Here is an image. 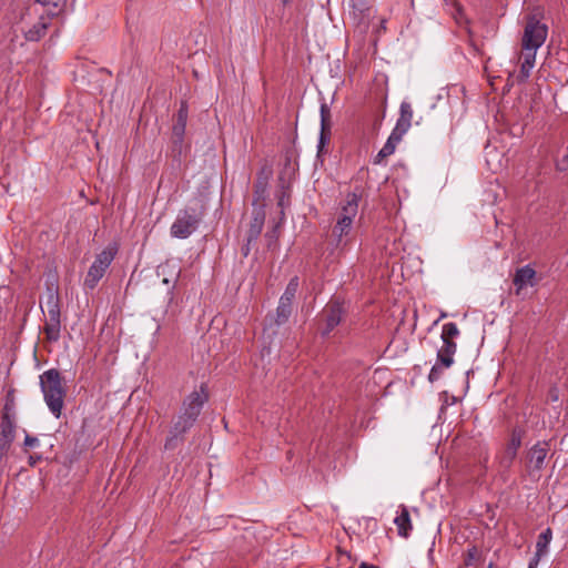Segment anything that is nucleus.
I'll use <instances>...</instances> for the list:
<instances>
[{"label":"nucleus","mask_w":568,"mask_h":568,"mask_svg":"<svg viewBox=\"0 0 568 568\" xmlns=\"http://www.w3.org/2000/svg\"><path fill=\"white\" fill-rule=\"evenodd\" d=\"M454 356L455 355L453 354L444 353L443 351L439 349L437 351L436 362L430 368V372L427 377L429 383L433 384L442 378L444 372L450 368L455 363Z\"/></svg>","instance_id":"13"},{"label":"nucleus","mask_w":568,"mask_h":568,"mask_svg":"<svg viewBox=\"0 0 568 568\" xmlns=\"http://www.w3.org/2000/svg\"><path fill=\"white\" fill-rule=\"evenodd\" d=\"M322 314L325 321V327L322 331V335L326 336L342 322L345 310L341 302L331 301L324 307Z\"/></svg>","instance_id":"11"},{"label":"nucleus","mask_w":568,"mask_h":568,"mask_svg":"<svg viewBox=\"0 0 568 568\" xmlns=\"http://www.w3.org/2000/svg\"><path fill=\"white\" fill-rule=\"evenodd\" d=\"M207 399L209 394L206 392V385L201 384L200 390H193L183 399L180 413H182L184 416L191 417L196 422Z\"/></svg>","instance_id":"6"},{"label":"nucleus","mask_w":568,"mask_h":568,"mask_svg":"<svg viewBox=\"0 0 568 568\" xmlns=\"http://www.w3.org/2000/svg\"><path fill=\"white\" fill-rule=\"evenodd\" d=\"M293 311V304L278 301V305L276 307L275 314L268 316V326L272 327L284 325L291 317Z\"/></svg>","instance_id":"20"},{"label":"nucleus","mask_w":568,"mask_h":568,"mask_svg":"<svg viewBox=\"0 0 568 568\" xmlns=\"http://www.w3.org/2000/svg\"><path fill=\"white\" fill-rule=\"evenodd\" d=\"M353 9L363 13L368 9L369 0H349Z\"/></svg>","instance_id":"33"},{"label":"nucleus","mask_w":568,"mask_h":568,"mask_svg":"<svg viewBox=\"0 0 568 568\" xmlns=\"http://www.w3.org/2000/svg\"><path fill=\"white\" fill-rule=\"evenodd\" d=\"M281 1H282L283 6H287L292 2V0H281Z\"/></svg>","instance_id":"39"},{"label":"nucleus","mask_w":568,"mask_h":568,"mask_svg":"<svg viewBox=\"0 0 568 568\" xmlns=\"http://www.w3.org/2000/svg\"><path fill=\"white\" fill-rule=\"evenodd\" d=\"M540 558H541V556H538V555L535 554L534 557L530 559V561L528 564V568H537Z\"/></svg>","instance_id":"35"},{"label":"nucleus","mask_w":568,"mask_h":568,"mask_svg":"<svg viewBox=\"0 0 568 568\" xmlns=\"http://www.w3.org/2000/svg\"><path fill=\"white\" fill-rule=\"evenodd\" d=\"M413 120V108L407 101H403L399 106V116L393 131L404 135L410 128Z\"/></svg>","instance_id":"19"},{"label":"nucleus","mask_w":568,"mask_h":568,"mask_svg":"<svg viewBox=\"0 0 568 568\" xmlns=\"http://www.w3.org/2000/svg\"><path fill=\"white\" fill-rule=\"evenodd\" d=\"M40 388L43 399L51 414L59 418L64 407L67 387L61 373L57 368H50L40 375Z\"/></svg>","instance_id":"1"},{"label":"nucleus","mask_w":568,"mask_h":568,"mask_svg":"<svg viewBox=\"0 0 568 568\" xmlns=\"http://www.w3.org/2000/svg\"><path fill=\"white\" fill-rule=\"evenodd\" d=\"M298 277H292L288 284L286 285L284 293L280 297V301L293 304V301L295 300L298 290Z\"/></svg>","instance_id":"26"},{"label":"nucleus","mask_w":568,"mask_h":568,"mask_svg":"<svg viewBox=\"0 0 568 568\" xmlns=\"http://www.w3.org/2000/svg\"><path fill=\"white\" fill-rule=\"evenodd\" d=\"M516 295H520L521 291L528 286L536 284V271L530 265H525L516 270L513 278Z\"/></svg>","instance_id":"15"},{"label":"nucleus","mask_w":568,"mask_h":568,"mask_svg":"<svg viewBox=\"0 0 568 568\" xmlns=\"http://www.w3.org/2000/svg\"><path fill=\"white\" fill-rule=\"evenodd\" d=\"M44 7L49 8L51 14H57L60 7L64 3V0H38Z\"/></svg>","instance_id":"27"},{"label":"nucleus","mask_w":568,"mask_h":568,"mask_svg":"<svg viewBox=\"0 0 568 568\" xmlns=\"http://www.w3.org/2000/svg\"><path fill=\"white\" fill-rule=\"evenodd\" d=\"M551 538H552V531L550 528H547L546 530H544L539 536H538V539H537V542H536V555L538 556H544L546 552H547V549H548V546L551 541Z\"/></svg>","instance_id":"25"},{"label":"nucleus","mask_w":568,"mask_h":568,"mask_svg":"<svg viewBox=\"0 0 568 568\" xmlns=\"http://www.w3.org/2000/svg\"><path fill=\"white\" fill-rule=\"evenodd\" d=\"M395 525L397 526L398 535L402 537H408L409 532L412 530V521L410 516L407 507L402 506L400 513L394 520Z\"/></svg>","instance_id":"23"},{"label":"nucleus","mask_w":568,"mask_h":568,"mask_svg":"<svg viewBox=\"0 0 568 568\" xmlns=\"http://www.w3.org/2000/svg\"><path fill=\"white\" fill-rule=\"evenodd\" d=\"M251 244H252V243H248V237H247V239H246V244H245V245H243V247H242V254H243V256H245V257H246V256H248L250 251H251Z\"/></svg>","instance_id":"36"},{"label":"nucleus","mask_w":568,"mask_h":568,"mask_svg":"<svg viewBox=\"0 0 568 568\" xmlns=\"http://www.w3.org/2000/svg\"><path fill=\"white\" fill-rule=\"evenodd\" d=\"M403 136L404 135H402L395 131H392L386 143L383 145V148L377 153V155L375 158V163H381L383 159L392 155L395 152L397 144L402 141Z\"/></svg>","instance_id":"22"},{"label":"nucleus","mask_w":568,"mask_h":568,"mask_svg":"<svg viewBox=\"0 0 568 568\" xmlns=\"http://www.w3.org/2000/svg\"><path fill=\"white\" fill-rule=\"evenodd\" d=\"M202 214L195 209L187 207L180 210L175 221L172 223L170 233L175 239H187L199 227Z\"/></svg>","instance_id":"3"},{"label":"nucleus","mask_w":568,"mask_h":568,"mask_svg":"<svg viewBox=\"0 0 568 568\" xmlns=\"http://www.w3.org/2000/svg\"><path fill=\"white\" fill-rule=\"evenodd\" d=\"M532 68H534V65H531V64L527 65L526 63L521 62L520 71L518 74V80L520 82H525L530 77V72H531Z\"/></svg>","instance_id":"32"},{"label":"nucleus","mask_w":568,"mask_h":568,"mask_svg":"<svg viewBox=\"0 0 568 568\" xmlns=\"http://www.w3.org/2000/svg\"><path fill=\"white\" fill-rule=\"evenodd\" d=\"M186 122H187V105L185 102H182L181 106L175 115V121H174L173 129H172L173 152L176 153L178 155H181V153H182Z\"/></svg>","instance_id":"9"},{"label":"nucleus","mask_w":568,"mask_h":568,"mask_svg":"<svg viewBox=\"0 0 568 568\" xmlns=\"http://www.w3.org/2000/svg\"><path fill=\"white\" fill-rule=\"evenodd\" d=\"M1 417H7L9 420H14V402L13 398L8 396L6 404L3 406V412Z\"/></svg>","instance_id":"29"},{"label":"nucleus","mask_w":568,"mask_h":568,"mask_svg":"<svg viewBox=\"0 0 568 568\" xmlns=\"http://www.w3.org/2000/svg\"><path fill=\"white\" fill-rule=\"evenodd\" d=\"M525 432L520 427L513 428L510 438L505 447V450L500 457V466L504 469H509L517 457V453L521 446Z\"/></svg>","instance_id":"10"},{"label":"nucleus","mask_w":568,"mask_h":568,"mask_svg":"<svg viewBox=\"0 0 568 568\" xmlns=\"http://www.w3.org/2000/svg\"><path fill=\"white\" fill-rule=\"evenodd\" d=\"M361 196V193L356 191L347 193L345 196V201L341 204L338 216L347 221L354 222V219L358 213Z\"/></svg>","instance_id":"17"},{"label":"nucleus","mask_w":568,"mask_h":568,"mask_svg":"<svg viewBox=\"0 0 568 568\" xmlns=\"http://www.w3.org/2000/svg\"><path fill=\"white\" fill-rule=\"evenodd\" d=\"M353 229V222L342 217H337L336 224L333 227L332 236L336 248L343 251L347 246L348 236Z\"/></svg>","instance_id":"14"},{"label":"nucleus","mask_w":568,"mask_h":568,"mask_svg":"<svg viewBox=\"0 0 568 568\" xmlns=\"http://www.w3.org/2000/svg\"><path fill=\"white\" fill-rule=\"evenodd\" d=\"M479 558V551L476 547H471L467 550V555L465 558V565L471 566Z\"/></svg>","instance_id":"31"},{"label":"nucleus","mask_w":568,"mask_h":568,"mask_svg":"<svg viewBox=\"0 0 568 568\" xmlns=\"http://www.w3.org/2000/svg\"><path fill=\"white\" fill-rule=\"evenodd\" d=\"M265 221V212L263 209H258L253 213V217L250 223L247 231L248 243H255L263 230Z\"/></svg>","instance_id":"21"},{"label":"nucleus","mask_w":568,"mask_h":568,"mask_svg":"<svg viewBox=\"0 0 568 568\" xmlns=\"http://www.w3.org/2000/svg\"><path fill=\"white\" fill-rule=\"evenodd\" d=\"M332 136V122L331 110L326 103L321 105V132L317 144V155L321 156L325 153L326 145L329 143Z\"/></svg>","instance_id":"12"},{"label":"nucleus","mask_w":568,"mask_h":568,"mask_svg":"<svg viewBox=\"0 0 568 568\" xmlns=\"http://www.w3.org/2000/svg\"><path fill=\"white\" fill-rule=\"evenodd\" d=\"M40 456H30L29 457V465L34 466L38 460H40Z\"/></svg>","instance_id":"37"},{"label":"nucleus","mask_w":568,"mask_h":568,"mask_svg":"<svg viewBox=\"0 0 568 568\" xmlns=\"http://www.w3.org/2000/svg\"><path fill=\"white\" fill-rule=\"evenodd\" d=\"M359 568H378V567L375 565L368 564V562H362L359 565Z\"/></svg>","instance_id":"38"},{"label":"nucleus","mask_w":568,"mask_h":568,"mask_svg":"<svg viewBox=\"0 0 568 568\" xmlns=\"http://www.w3.org/2000/svg\"><path fill=\"white\" fill-rule=\"evenodd\" d=\"M280 223H276L271 231H268L265 234V237L267 240V246L271 247L273 244H275L280 236Z\"/></svg>","instance_id":"30"},{"label":"nucleus","mask_w":568,"mask_h":568,"mask_svg":"<svg viewBox=\"0 0 568 568\" xmlns=\"http://www.w3.org/2000/svg\"><path fill=\"white\" fill-rule=\"evenodd\" d=\"M550 450V445L546 440L537 442L529 448L526 455V467L530 475L539 474L545 468V462Z\"/></svg>","instance_id":"8"},{"label":"nucleus","mask_w":568,"mask_h":568,"mask_svg":"<svg viewBox=\"0 0 568 568\" xmlns=\"http://www.w3.org/2000/svg\"><path fill=\"white\" fill-rule=\"evenodd\" d=\"M548 36V27L541 23L536 16H528L524 28L521 39V48H537L539 49L546 41Z\"/></svg>","instance_id":"5"},{"label":"nucleus","mask_w":568,"mask_h":568,"mask_svg":"<svg viewBox=\"0 0 568 568\" xmlns=\"http://www.w3.org/2000/svg\"><path fill=\"white\" fill-rule=\"evenodd\" d=\"M47 313L44 314L43 332L49 342H58L61 337V302L57 291L49 290L45 300ZM42 312H44L41 306Z\"/></svg>","instance_id":"2"},{"label":"nucleus","mask_w":568,"mask_h":568,"mask_svg":"<svg viewBox=\"0 0 568 568\" xmlns=\"http://www.w3.org/2000/svg\"><path fill=\"white\" fill-rule=\"evenodd\" d=\"M116 252V246L109 245L95 256V260L89 267L87 277L84 280V285L87 287L92 290L98 285L99 281L103 277L105 271L114 260Z\"/></svg>","instance_id":"4"},{"label":"nucleus","mask_w":568,"mask_h":568,"mask_svg":"<svg viewBox=\"0 0 568 568\" xmlns=\"http://www.w3.org/2000/svg\"><path fill=\"white\" fill-rule=\"evenodd\" d=\"M194 424V419H192L189 416H184L182 413H179L176 419L173 423V426L169 432V436L166 437L164 448L166 450L175 449L179 446V444L183 442L184 434L189 432Z\"/></svg>","instance_id":"7"},{"label":"nucleus","mask_w":568,"mask_h":568,"mask_svg":"<svg viewBox=\"0 0 568 568\" xmlns=\"http://www.w3.org/2000/svg\"><path fill=\"white\" fill-rule=\"evenodd\" d=\"M459 335V329L456 323L449 322L443 325L440 338L443 342L439 351L455 355L457 352V344L454 342Z\"/></svg>","instance_id":"16"},{"label":"nucleus","mask_w":568,"mask_h":568,"mask_svg":"<svg viewBox=\"0 0 568 568\" xmlns=\"http://www.w3.org/2000/svg\"><path fill=\"white\" fill-rule=\"evenodd\" d=\"M16 436L14 420H9L7 417H1L0 424V453L6 454Z\"/></svg>","instance_id":"18"},{"label":"nucleus","mask_w":568,"mask_h":568,"mask_svg":"<svg viewBox=\"0 0 568 568\" xmlns=\"http://www.w3.org/2000/svg\"><path fill=\"white\" fill-rule=\"evenodd\" d=\"M23 444L26 447L32 448V447H36L39 445V439L37 437H33V436L27 434L24 437Z\"/></svg>","instance_id":"34"},{"label":"nucleus","mask_w":568,"mask_h":568,"mask_svg":"<svg viewBox=\"0 0 568 568\" xmlns=\"http://www.w3.org/2000/svg\"><path fill=\"white\" fill-rule=\"evenodd\" d=\"M47 28L48 23L41 18L40 21L26 31L24 37L28 41H39L45 34Z\"/></svg>","instance_id":"24"},{"label":"nucleus","mask_w":568,"mask_h":568,"mask_svg":"<svg viewBox=\"0 0 568 568\" xmlns=\"http://www.w3.org/2000/svg\"><path fill=\"white\" fill-rule=\"evenodd\" d=\"M537 48L523 49V63L535 67Z\"/></svg>","instance_id":"28"}]
</instances>
